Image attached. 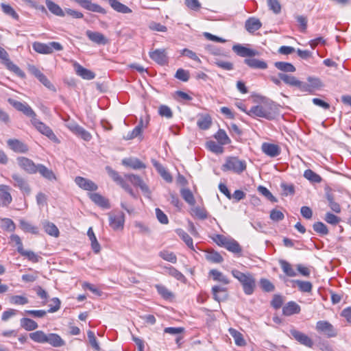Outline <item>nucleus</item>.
Masks as SVG:
<instances>
[{"label":"nucleus","instance_id":"obj_16","mask_svg":"<svg viewBox=\"0 0 351 351\" xmlns=\"http://www.w3.org/2000/svg\"><path fill=\"white\" fill-rule=\"evenodd\" d=\"M7 144L10 149L16 153H26L29 150L26 144L16 138L8 139Z\"/></svg>","mask_w":351,"mask_h":351},{"label":"nucleus","instance_id":"obj_20","mask_svg":"<svg viewBox=\"0 0 351 351\" xmlns=\"http://www.w3.org/2000/svg\"><path fill=\"white\" fill-rule=\"evenodd\" d=\"M86 34L89 40L97 45H104L108 43V39L100 32L87 30Z\"/></svg>","mask_w":351,"mask_h":351},{"label":"nucleus","instance_id":"obj_64","mask_svg":"<svg viewBox=\"0 0 351 351\" xmlns=\"http://www.w3.org/2000/svg\"><path fill=\"white\" fill-rule=\"evenodd\" d=\"M158 113L161 117L171 119L173 117V112L171 108L166 105H161L158 108Z\"/></svg>","mask_w":351,"mask_h":351},{"label":"nucleus","instance_id":"obj_7","mask_svg":"<svg viewBox=\"0 0 351 351\" xmlns=\"http://www.w3.org/2000/svg\"><path fill=\"white\" fill-rule=\"evenodd\" d=\"M124 176L134 186H138L146 197L151 198V191L140 176L135 174H125Z\"/></svg>","mask_w":351,"mask_h":351},{"label":"nucleus","instance_id":"obj_51","mask_svg":"<svg viewBox=\"0 0 351 351\" xmlns=\"http://www.w3.org/2000/svg\"><path fill=\"white\" fill-rule=\"evenodd\" d=\"M45 231L49 235L57 237L59 235V230L56 226L51 222H46L44 224Z\"/></svg>","mask_w":351,"mask_h":351},{"label":"nucleus","instance_id":"obj_43","mask_svg":"<svg viewBox=\"0 0 351 351\" xmlns=\"http://www.w3.org/2000/svg\"><path fill=\"white\" fill-rule=\"evenodd\" d=\"M225 248L228 251L237 254L242 251V249L239 243L233 239L230 238L225 246Z\"/></svg>","mask_w":351,"mask_h":351},{"label":"nucleus","instance_id":"obj_30","mask_svg":"<svg viewBox=\"0 0 351 351\" xmlns=\"http://www.w3.org/2000/svg\"><path fill=\"white\" fill-rule=\"evenodd\" d=\"M45 4L48 10L53 14L60 17H64L65 16L64 11L53 1L45 0Z\"/></svg>","mask_w":351,"mask_h":351},{"label":"nucleus","instance_id":"obj_26","mask_svg":"<svg viewBox=\"0 0 351 351\" xmlns=\"http://www.w3.org/2000/svg\"><path fill=\"white\" fill-rule=\"evenodd\" d=\"M74 66L76 73L83 79L90 80L95 78V75L90 70L83 67L78 63H75Z\"/></svg>","mask_w":351,"mask_h":351},{"label":"nucleus","instance_id":"obj_6","mask_svg":"<svg viewBox=\"0 0 351 351\" xmlns=\"http://www.w3.org/2000/svg\"><path fill=\"white\" fill-rule=\"evenodd\" d=\"M315 330L320 334L328 338L335 337L338 335V330L330 322L327 321H319L315 326Z\"/></svg>","mask_w":351,"mask_h":351},{"label":"nucleus","instance_id":"obj_45","mask_svg":"<svg viewBox=\"0 0 351 351\" xmlns=\"http://www.w3.org/2000/svg\"><path fill=\"white\" fill-rule=\"evenodd\" d=\"M21 326L26 330H33L38 328V324L34 320L29 318H22L21 319Z\"/></svg>","mask_w":351,"mask_h":351},{"label":"nucleus","instance_id":"obj_33","mask_svg":"<svg viewBox=\"0 0 351 351\" xmlns=\"http://www.w3.org/2000/svg\"><path fill=\"white\" fill-rule=\"evenodd\" d=\"M90 199L97 204L98 206L104 208H108L110 207L109 202L108 199H106L104 197L101 195L99 193H90L89 195Z\"/></svg>","mask_w":351,"mask_h":351},{"label":"nucleus","instance_id":"obj_9","mask_svg":"<svg viewBox=\"0 0 351 351\" xmlns=\"http://www.w3.org/2000/svg\"><path fill=\"white\" fill-rule=\"evenodd\" d=\"M17 162L19 167L28 173L34 174L38 171V165H36L33 160L26 157H18Z\"/></svg>","mask_w":351,"mask_h":351},{"label":"nucleus","instance_id":"obj_37","mask_svg":"<svg viewBox=\"0 0 351 351\" xmlns=\"http://www.w3.org/2000/svg\"><path fill=\"white\" fill-rule=\"evenodd\" d=\"M158 294L165 300H171L173 299V293L162 285H156L155 286Z\"/></svg>","mask_w":351,"mask_h":351},{"label":"nucleus","instance_id":"obj_22","mask_svg":"<svg viewBox=\"0 0 351 351\" xmlns=\"http://www.w3.org/2000/svg\"><path fill=\"white\" fill-rule=\"evenodd\" d=\"M10 191V188L9 186L4 184L0 185V199L2 202L3 206H8L12 202V198Z\"/></svg>","mask_w":351,"mask_h":351},{"label":"nucleus","instance_id":"obj_8","mask_svg":"<svg viewBox=\"0 0 351 351\" xmlns=\"http://www.w3.org/2000/svg\"><path fill=\"white\" fill-rule=\"evenodd\" d=\"M109 224L114 230L123 229L125 222V215L119 211L114 213H109Z\"/></svg>","mask_w":351,"mask_h":351},{"label":"nucleus","instance_id":"obj_63","mask_svg":"<svg viewBox=\"0 0 351 351\" xmlns=\"http://www.w3.org/2000/svg\"><path fill=\"white\" fill-rule=\"evenodd\" d=\"M206 259L215 263H220L223 261L222 256L217 252H210L208 253L206 255Z\"/></svg>","mask_w":351,"mask_h":351},{"label":"nucleus","instance_id":"obj_44","mask_svg":"<svg viewBox=\"0 0 351 351\" xmlns=\"http://www.w3.org/2000/svg\"><path fill=\"white\" fill-rule=\"evenodd\" d=\"M158 255L163 260L171 263H176L177 262L176 255L169 250H162L158 253Z\"/></svg>","mask_w":351,"mask_h":351},{"label":"nucleus","instance_id":"obj_57","mask_svg":"<svg viewBox=\"0 0 351 351\" xmlns=\"http://www.w3.org/2000/svg\"><path fill=\"white\" fill-rule=\"evenodd\" d=\"M260 287L265 292H271L274 290V285L266 278H261L259 281Z\"/></svg>","mask_w":351,"mask_h":351},{"label":"nucleus","instance_id":"obj_25","mask_svg":"<svg viewBox=\"0 0 351 351\" xmlns=\"http://www.w3.org/2000/svg\"><path fill=\"white\" fill-rule=\"evenodd\" d=\"M122 164L136 170L146 168L145 164L136 158H124L122 160Z\"/></svg>","mask_w":351,"mask_h":351},{"label":"nucleus","instance_id":"obj_28","mask_svg":"<svg viewBox=\"0 0 351 351\" xmlns=\"http://www.w3.org/2000/svg\"><path fill=\"white\" fill-rule=\"evenodd\" d=\"M3 60V62L5 65L7 66V68L14 72L15 74H16L18 76L24 77L25 73L24 72L15 64H14L10 59L8 53H7V56L5 58H0Z\"/></svg>","mask_w":351,"mask_h":351},{"label":"nucleus","instance_id":"obj_49","mask_svg":"<svg viewBox=\"0 0 351 351\" xmlns=\"http://www.w3.org/2000/svg\"><path fill=\"white\" fill-rule=\"evenodd\" d=\"M228 331L230 335L234 338L235 343L237 346H241L245 344V341L241 333L232 328H230Z\"/></svg>","mask_w":351,"mask_h":351},{"label":"nucleus","instance_id":"obj_39","mask_svg":"<svg viewBox=\"0 0 351 351\" xmlns=\"http://www.w3.org/2000/svg\"><path fill=\"white\" fill-rule=\"evenodd\" d=\"M274 66L280 71L286 73H293L296 70L292 64L286 62H276Z\"/></svg>","mask_w":351,"mask_h":351},{"label":"nucleus","instance_id":"obj_46","mask_svg":"<svg viewBox=\"0 0 351 351\" xmlns=\"http://www.w3.org/2000/svg\"><path fill=\"white\" fill-rule=\"evenodd\" d=\"M293 283L298 287L299 290L302 292H311L312 290V284L308 281H303L295 280Z\"/></svg>","mask_w":351,"mask_h":351},{"label":"nucleus","instance_id":"obj_10","mask_svg":"<svg viewBox=\"0 0 351 351\" xmlns=\"http://www.w3.org/2000/svg\"><path fill=\"white\" fill-rule=\"evenodd\" d=\"M8 101L16 110L22 112L26 116L32 118V116L35 115L34 111L27 104L16 101L12 98H9Z\"/></svg>","mask_w":351,"mask_h":351},{"label":"nucleus","instance_id":"obj_18","mask_svg":"<svg viewBox=\"0 0 351 351\" xmlns=\"http://www.w3.org/2000/svg\"><path fill=\"white\" fill-rule=\"evenodd\" d=\"M261 149L265 154L271 158L276 157L280 154V147L272 143H263L261 145Z\"/></svg>","mask_w":351,"mask_h":351},{"label":"nucleus","instance_id":"obj_42","mask_svg":"<svg viewBox=\"0 0 351 351\" xmlns=\"http://www.w3.org/2000/svg\"><path fill=\"white\" fill-rule=\"evenodd\" d=\"M180 194L182 198L189 205L194 206L195 204V199L194 198L193 193L189 189H182L180 190Z\"/></svg>","mask_w":351,"mask_h":351},{"label":"nucleus","instance_id":"obj_61","mask_svg":"<svg viewBox=\"0 0 351 351\" xmlns=\"http://www.w3.org/2000/svg\"><path fill=\"white\" fill-rule=\"evenodd\" d=\"M258 191L271 202H277V199L271 194V193L266 187L263 186H259L258 187Z\"/></svg>","mask_w":351,"mask_h":351},{"label":"nucleus","instance_id":"obj_5","mask_svg":"<svg viewBox=\"0 0 351 351\" xmlns=\"http://www.w3.org/2000/svg\"><path fill=\"white\" fill-rule=\"evenodd\" d=\"M31 122L39 132H40L43 135H45L50 140L54 142L58 141V138L55 135L52 130L49 127L46 125L44 123L38 119L36 118V114L34 116L32 117Z\"/></svg>","mask_w":351,"mask_h":351},{"label":"nucleus","instance_id":"obj_48","mask_svg":"<svg viewBox=\"0 0 351 351\" xmlns=\"http://www.w3.org/2000/svg\"><path fill=\"white\" fill-rule=\"evenodd\" d=\"M47 334L41 330H37L34 332L29 334V337L35 342L37 343H46Z\"/></svg>","mask_w":351,"mask_h":351},{"label":"nucleus","instance_id":"obj_15","mask_svg":"<svg viewBox=\"0 0 351 351\" xmlns=\"http://www.w3.org/2000/svg\"><path fill=\"white\" fill-rule=\"evenodd\" d=\"M75 182L80 188L86 191H95L98 189L97 185L92 180L81 176H77Z\"/></svg>","mask_w":351,"mask_h":351},{"label":"nucleus","instance_id":"obj_62","mask_svg":"<svg viewBox=\"0 0 351 351\" xmlns=\"http://www.w3.org/2000/svg\"><path fill=\"white\" fill-rule=\"evenodd\" d=\"M267 5L276 14L281 12V5L278 0H267Z\"/></svg>","mask_w":351,"mask_h":351},{"label":"nucleus","instance_id":"obj_1","mask_svg":"<svg viewBox=\"0 0 351 351\" xmlns=\"http://www.w3.org/2000/svg\"><path fill=\"white\" fill-rule=\"evenodd\" d=\"M234 278L242 285L245 294L252 295L256 289V283L254 275L250 272L243 273L237 269H232L231 271Z\"/></svg>","mask_w":351,"mask_h":351},{"label":"nucleus","instance_id":"obj_14","mask_svg":"<svg viewBox=\"0 0 351 351\" xmlns=\"http://www.w3.org/2000/svg\"><path fill=\"white\" fill-rule=\"evenodd\" d=\"M12 178L14 180V186L18 187L23 193L29 195L31 192V189L27 180L22 176L17 173L12 175Z\"/></svg>","mask_w":351,"mask_h":351},{"label":"nucleus","instance_id":"obj_29","mask_svg":"<svg viewBox=\"0 0 351 351\" xmlns=\"http://www.w3.org/2000/svg\"><path fill=\"white\" fill-rule=\"evenodd\" d=\"M113 10L122 14H128L132 12V10L127 5L119 2L118 0H107Z\"/></svg>","mask_w":351,"mask_h":351},{"label":"nucleus","instance_id":"obj_55","mask_svg":"<svg viewBox=\"0 0 351 351\" xmlns=\"http://www.w3.org/2000/svg\"><path fill=\"white\" fill-rule=\"evenodd\" d=\"M21 256H25L29 261L32 263H38L39 260L41 258L38 255L35 254L33 251L25 250L24 249L22 250L19 252Z\"/></svg>","mask_w":351,"mask_h":351},{"label":"nucleus","instance_id":"obj_31","mask_svg":"<svg viewBox=\"0 0 351 351\" xmlns=\"http://www.w3.org/2000/svg\"><path fill=\"white\" fill-rule=\"evenodd\" d=\"M153 165L160 176L167 182H171L173 179L168 171L158 161L153 160Z\"/></svg>","mask_w":351,"mask_h":351},{"label":"nucleus","instance_id":"obj_23","mask_svg":"<svg viewBox=\"0 0 351 351\" xmlns=\"http://www.w3.org/2000/svg\"><path fill=\"white\" fill-rule=\"evenodd\" d=\"M263 106L265 112L269 113L270 120L274 119L278 115V107L273 101L267 100L263 104Z\"/></svg>","mask_w":351,"mask_h":351},{"label":"nucleus","instance_id":"obj_34","mask_svg":"<svg viewBox=\"0 0 351 351\" xmlns=\"http://www.w3.org/2000/svg\"><path fill=\"white\" fill-rule=\"evenodd\" d=\"M46 343L53 347H61L64 345V340L57 334L50 333L47 335Z\"/></svg>","mask_w":351,"mask_h":351},{"label":"nucleus","instance_id":"obj_47","mask_svg":"<svg viewBox=\"0 0 351 351\" xmlns=\"http://www.w3.org/2000/svg\"><path fill=\"white\" fill-rule=\"evenodd\" d=\"M304 177L313 183H319L322 181L321 176L311 169H306L304 173Z\"/></svg>","mask_w":351,"mask_h":351},{"label":"nucleus","instance_id":"obj_38","mask_svg":"<svg viewBox=\"0 0 351 351\" xmlns=\"http://www.w3.org/2000/svg\"><path fill=\"white\" fill-rule=\"evenodd\" d=\"M176 233L191 250H195L193 239L185 231L178 229Z\"/></svg>","mask_w":351,"mask_h":351},{"label":"nucleus","instance_id":"obj_3","mask_svg":"<svg viewBox=\"0 0 351 351\" xmlns=\"http://www.w3.org/2000/svg\"><path fill=\"white\" fill-rule=\"evenodd\" d=\"M33 49L40 54H51L54 51H60L63 49L62 45L58 42L52 41L48 43L34 42L32 44Z\"/></svg>","mask_w":351,"mask_h":351},{"label":"nucleus","instance_id":"obj_35","mask_svg":"<svg viewBox=\"0 0 351 351\" xmlns=\"http://www.w3.org/2000/svg\"><path fill=\"white\" fill-rule=\"evenodd\" d=\"M212 124V119L211 117L208 114H202L197 121V125L201 130H208Z\"/></svg>","mask_w":351,"mask_h":351},{"label":"nucleus","instance_id":"obj_19","mask_svg":"<svg viewBox=\"0 0 351 351\" xmlns=\"http://www.w3.org/2000/svg\"><path fill=\"white\" fill-rule=\"evenodd\" d=\"M212 293L214 299L219 302L226 300L228 296L227 289L219 285L213 287Z\"/></svg>","mask_w":351,"mask_h":351},{"label":"nucleus","instance_id":"obj_13","mask_svg":"<svg viewBox=\"0 0 351 351\" xmlns=\"http://www.w3.org/2000/svg\"><path fill=\"white\" fill-rule=\"evenodd\" d=\"M82 8L94 12L106 14V11L104 8L97 3H94L91 0H73Z\"/></svg>","mask_w":351,"mask_h":351},{"label":"nucleus","instance_id":"obj_24","mask_svg":"<svg viewBox=\"0 0 351 351\" xmlns=\"http://www.w3.org/2000/svg\"><path fill=\"white\" fill-rule=\"evenodd\" d=\"M149 57L159 64H165L167 62V56L165 49H156L149 52Z\"/></svg>","mask_w":351,"mask_h":351},{"label":"nucleus","instance_id":"obj_52","mask_svg":"<svg viewBox=\"0 0 351 351\" xmlns=\"http://www.w3.org/2000/svg\"><path fill=\"white\" fill-rule=\"evenodd\" d=\"M73 134L86 141H89L92 138L90 133L80 125L77 128Z\"/></svg>","mask_w":351,"mask_h":351},{"label":"nucleus","instance_id":"obj_4","mask_svg":"<svg viewBox=\"0 0 351 351\" xmlns=\"http://www.w3.org/2000/svg\"><path fill=\"white\" fill-rule=\"evenodd\" d=\"M278 75L286 84L297 87L303 92H311V87L308 84L300 81L295 76L284 73H279Z\"/></svg>","mask_w":351,"mask_h":351},{"label":"nucleus","instance_id":"obj_27","mask_svg":"<svg viewBox=\"0 0 351 351\" xmlns=\"http://www.w3.org/2000/svg\"><path fill=\"white\" fill-rule=\"evenodd\" d=\"M244 63L252 69H266L267 68L266 62L256 58H245Z\"/></svg>","mask_w":351,"mask_h":351},{"label":"nucleus","instance_id":"obj_41","mask_svg":"<svg viewBox=\"0 0 351 351\" xmlns=\"http://www.w3.org/2000/svg\"><path fill=\"white\" fill-rule=\"evenodd\" d=\"M20 228L25 232H30L36 234L38 233V229L36 226H33L28 221L21 219L19 221Z\"/></svg>","mask_w":351,"mask_h":351},{"label":"nucleus","instance_id":"obj_50","mask_svg":"<svg viewBox=\"0 0 351 351\" xmlns=\"http://www.w3.org/2000/svg\"><path fill=\"white\" fill-rule=\"evenodd\" d=\"M215 138L221 145H227L230 143V139L228 136L226 132L223 130H219L215 134Z\"/></svg>","mask_w":351,"mask_h":351},{"label":"nucleus","instance_id":"obj_59","mask_svg":"<svg viewBox=\"0 0 351 351\" xmlns=\"http://www.w3.org/2000/svg\"><path fill=\"white\" fill-rule=\"evenodd\" d=\"M164 268L166 269V271L170 276L174 277L177 280H182L184 279V276L180 271H179L178 269H176V268H174L171 266L165 267Z\"/></svg>","mask_w":351,"mask_h":351},{"label":"nucleus","instance_id":"obj_40","mask_svg":"<svg viewBox=\"0 0 351 351\" xmlns=\"http://www.w3.org/2000/svg\"><path fill=\"white\" fill-rule=\"evenodd\" d=\"M279 263H280V265L283 272L287 276H290V277H293L297 275V273L295 271V269L292 267L291 264L289 263H288L287 261H284V260H280Z\"/></svg>","mask_w":351,"mask_h":351},{"label":"nucleus","instance_id":"obj_17","mask_svg":"<svg viewBox=\"0 0 351 351\" xmlns=\"http://www.w3.org/2000/svg\"><path fill=\"white\" fill-rule=\"evenodd\" d=\"M247 114L253 118L260 117V118H264L267 120H270V117H271L269 116V113H267V112H265L263 104L252 106L250 108V110H248V112H247Z\"/></svg>","mask_w":351,"mask_h":351},{"label":"nucleus","instance_id":"obj_58","mask_svg":"<svg viewBox=\"0 0 351 351\" xmlns=\"http://www.w3.org/2000/svg\"><path fill=\"white\" fill-rule=\"evenodd\" d=\"M1 228L5 230L13 232L16 228V225L12 219L4 218L1 219Z\"/></svg>","mask_w":351,"mask_h":351},{"label":"nucleus","instance_id":"obj_11","mask_svg":"<svg viewBox=\"0 0 351 351\" xmlns=\"http://www.w3.org/2000/svg\"><path fill=\"white\" fill-rule=\"evenodd\" d=\"M289 332L291 336L300 344L308 348H312L313 346V340L306 334L295 329H291Z\"/></svg>","mask_w":351,"mask_h":351},{"label":"nucleus","instance_id":"obj_53","mask_svg":"<svg viewBox=\"0 0 351 351\" xmlns=\"http://www.w3.org/2000/svg\"><path fill=\"white\" fill-rule=\"evenodd\" d=\"M10 302L14 305H25L28 303V299L25 295H12L10 298Z\"/></svg>","mask_w":351,"mask_h":351},{"label":"nucleus","instance_id":"obj_54","mask_svg":"<svg viewBox=\"0 0 351 351\" xmlns=\"http://www.w3.org/2000/svg\"><path fill=\"white\" fill-rule=\"evenodd\" d=\"M1 7L4 14L11 16L14 19H19V14L10 5L2 3Z\"/></svg>","mask_w":351,"mask_h":351},{"label":"nucleus","instance_id":"obj_21","mask_svg":"<svg viewBox=\"0 0 351 351\" xmlns=\"http://www.w3.org/2000/svg\"><path fill=\"white\" fill-rule=\"evenodd\" d=\"M261 26V21L255 17H250L245 23V28L250 33H254L258 30Z\"/></svg>","mask_w":351,"mask_h":351},{"label":"nucleus","instance_id":"obj_12","mask_svg":"<svg viewBox=\"0 0 351 351\" xmlns=\"http://www.w3.org/2000/svg\"><path fill=\"white\" fill-rule=\"evenodd\" d=\"M232 50L237 55L243 58H252L259 55L258 51L247 48L240 44L233 45Z\"/></svg>","mask_w":351,"mask_h":351},{"label":"nucleus","instance_id":"obj_56","mask_svg":"<svg viewBox=\"0 0 351 351\" xmlns=\"http://www.w3.org/2000/svg\"><path fill=\"white\" fill-rule=\"evenodd\" d=\"M313 228L315 232L321 235H326L328 234V230L327 226L322 222H315L313 225Z\"/></svg>","mask_w":351,"mask_h":351},{"label":"nucleus","instance_id":"obj_32","mask_svg":"<svg viewBox=\"0 0 351 351\" xmlns=\"http://www.w3.org/2000/svg\"><path fill=\"white\" fill-rule=\"evenodd\" d=\"M38 171L45 179L52 181L56 180V176L52 170L42 164L38 165Z\"/></svg>","mask_w":351,"mask_h":351},{"label":"nucleus","instance_id":"obj_36","mask_svg":"<svg viewBox=\"0 0 351 351\" xmlns=\"http://www.w3.org/2000/svg\"><path fill=\"white\" fill-rule=\"evenodd\" d=\"M209 274L215 281L221 282L223 285H228L230 283L228 278L217 269H211Z\"/></svg>","mask_w":351,"mask_h":351},{"label":"nucleus","instance_id":"obj_2","mask_svg":"<svg viewBox=\"0 0 351 351\" xmlns=\"http://www.w3.org/2000/svg\"><path fill=\"white\" fill-rule=\"evenodd\" d=\"M246 169V162L237 157H228L226 162L222 165L223 171H231L237 174H241Z\"/></svg>","mask_w":351,"mask_h":351},{"label":"nucleus","instance_id":"obj_60","mask_svg":"<svg viewBox=\"0 0 351 351\" xmlns=\"http://www.w3.org/2000/svg\"><path fill=\"white\" fill-rule=\"evenodd\" d=\"M213 63L218 67L221 68L226 71H230L233 69V64L230 62L223 61L218 58L213 60Z\"/></svg>","mask_w":351,"mask_h":351}]
</instances>
